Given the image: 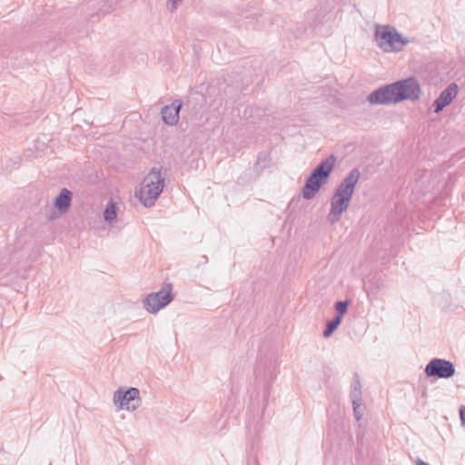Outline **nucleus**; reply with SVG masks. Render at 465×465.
Instances as JSON below:
<instances>
[{"label": "nucleus", "instance_id": "aec40b11", "mask_svg": "<svg viewBox=\"0 0 465 465\" xmlns=\"http://www.w3.org/2000/svg\"><path fill=\"white\" fill-rule=\"evenodd\" d=\"M416 464L417 465H430L429 463H427L426 461L422 460L421 459H418L417 461H416Z\"/></svg>", "mask_w": 465, "mask_h": 465}, {"label": "nucleus", "instance_id": "ddd939ff", "mask_svg": "<svg viewBox=\"0 0 465 465\" xmlns=\"http://www.w3.org/2000/svg\"><path fill=\"white\" fill-rule=\"evenodd\" d=\"M72 193L66 188H63L59 194L55 197L54 205L61 213H64L68 211L72 202Z\"/></svg>", "mask_w": 465, "mask_h": 465}, {"label": "nucleus", "instance_id": "4468645a", "mask_svg": "<svg viewBox=\"0 0 465 465\" xmlns=\"http://www.w3.org/2000/svg\"><path fill=\"white\" fill-rule=\"evenodd\" d=\"M351 400L361 401V384L360 377L357 373L354 374L353 382L351 384V390L350 392Z\"/></svg>", "mask_w": 465, "mask_h": 465}, {"label": "nucleus", "instance_id": "2eb2a0df", "mask_svg": "<svg viewBox=\"0 0 465 465\" xmlns=\"http://www.w3.org/2000/svg\"><path fill=\"white\" fill-rule=\"evenodd\" d=\"M342 319L337 316H334L331 320L326 322L325 329L323 331V337L329 338L332 335V333L338 329L340 324L341 323Z\"/></svg>", "mask_w": 465, "mask_h": 465}, {"label": "nucleus", "instance_id": "dca6fc26", "mask_svg": "<svg viewBox=\"0 0 465 465\" xmlns=\"http://www.w3.org/2000/svg\"><path fill=\"white\" fill-rule=\"evenodd\" d=\"M117 215L116 205L113 201H110L104 212V219L108 223H112Z\"/></svg>", "mask_w": 465, "mask_h": 465}, {"label": "nucleus", "instance_id": "f3484780", "mask_svg": "<svg viewBox=\"0 0 465 465\" xmlns=\"http://www.w3.org/2000/svg\"><path fill=\"white\" fill-rule=\"evenodd\" d=\"M349 304L350 301L348 300L337 302L334 306L336 311L335 316L342 319L344 314H346L348 312Z\"/></svg>", "mask_w": 465, "mask_h": 465}, {"label": "nucleus", "instance_id": "9b49d317", "mask_svg": "<svg viewBox=\"0 0 465 465\" xmlns=\"http://www.w3.org/2000/svg\"><path fill=\"white\" fill-rule=\"evenodd\" d=\"M459 92V86L456 83L450 84L444 90H442L440 95L433 102L434 113L439 114L446 106L450 104L453 99L457 96Z\"/></svg>", "mask_w": 465, "mask_h": 465}, {"label": "nucleus", "instance_id": "f8f14e48", "mask_svg": "<svg viewBox=\"0 0 465 465\" xmlns=\"http://www.w3.org/2000/svg\"><path fill=\"white\" fill-rule=\"evenodd\" d=\"M182 104V101L174 100L171 104L162 108V119L166 124L173 126L178 123Z\"/></svg>", "mask_w": 465, "mask_h": 465}, {"label": "nucleus", "instance_id": "f03ea898", "mask_svg": "<svg viewBox=\"0 0 465 465\" xmlns=\"http://www.w3.org/2000/svg\"><path fill=\"white\" fill-rule=\"evenodd\" d=\"M374 40L377 46L385 53L401 52L410 40L399 33L393 25H376Z\"/></svg>", "mask_w": 465, "mask_h": 465}, {"label": "nucleus", "instance_id": "412c9836", "mask_svg": "<svg viewBox=\"0 0 465 465\" xmlns=\"http://www.w3.org/2000/svg\"><path fill=\"white\" fill-rule=\"evenodd\" d=\"M92 2H93V0H88V1L86 2V5H87L88 6H91Z\"/></svg>", "mask_w": 465, "mask_h": 465}, {"label": "nucleus", "instance_id": "20e7f679", "mask_svg": "<svg viewBox=\"0 0 465 465\" xmlns=\"http://www.w3.org/2000/svg\"><path fill=\"white\" fill-rule=\"evenodd\" d=\"M172 290L173 285L168 282L160 291L148 294L143 301L144 309L150 313L158 312L173 300Z\"/></svg>", "mask_w": 465, "mask_h": 465}, {"label": "nucleus", "instance_id": "423d86ee", "mask_svg": "<svg viewBox=\"0 0 465 465\" xmlns=\"http://www.w3.org/2000/svg\"><path fill=\"white\" fill-rule=\"evenodd\" d=\"M114 402L121 410L135 411L141 404L140 391L134 387L127 390L121 387L114 393Z\"/></svg>", "mask_w": 465, "mask_h": 465}, {"label": "nucleus", "instance_id": "39448f33", "mask_svg": "<svg viewBox=\"0 0 465 465\" xmlns=\"http://www.w3.org/2000/svg\"><path fill=\"white\" fill-rule=\"evenodd\" d=\"M394 88L398 103L418 100L421 94L420 84L414 76L394 82Z\"/></svg>", "mask_w": 465, "mask_h": 465}, {"label": "nucleus", "instance_id": "7ed1b4c3", "mask_svg": "<svg viewBox=\"0 0 465 465\" xmlns=\"http://www.w3.org/2000/svg\"><path fill=\"white\" fill-rule=\"evenodd\" d=\"M163 187L164 178L162 176L161 170L153 167L143 178L142 186L135 192V196L139 198L145 207H151L154 205Z\"/></svg>", "mask_w": 465, "mask_h": 465}, {"label": "nucleus", "instance_id": "f257e3e1", "mask_svg": "<svg viewBox=\"0 0 465 465\" xmlns=\"http://www.w3.org/2000/svg\"><path fill=\"white\" fill-rule=\"evenodd\" d=\"M336 161L337 157L334 154H331L312 171L302 190L303 199H312L322 187L327 183Z\"/></svg>", "mask_w": 465, "mask_h": 465}, {"label": "nucleus", "instance_id": "6e6552de", "mask_svg": "<svg viewBox=\"0 0 465 465\" xmlns=\"http://www.w3.org/2000/svg\"><path fill=\"white\" fill-rule=\"evenodd\" d=\"M367 100L371 104H397L394 83L382 85L374 90L368 95Z\"/></svg>", "mask_w": 465, "mask_h": 465}, {"label": "nucleus", "instance_id": "9d476101", "mask_svg": "<svg viewBox=\"0 0 465 465\" xmlns=\"http://www.w3.org/2000/svg\"><path fill=\"white\" fill-rule=\"evenodd\" d=\"M350 202L351 199L336 193H333L331 199V210L328 214V220L331 223L333 224L341 220V216L348 209Z\"/></svg>", "mask_w": 465, "mask_h": 465}, {"label": "nucleus", "instance_id": "1a4fd4ad", "mask_svg": "<svg viewBox=\"0 0 465 465\" xmlns=\"http://www.w3.org/2000/svg\"><path fill=\"white\" fill-rule=\"evenodd\" d=\"M361 177L358 168L351 169L342 179L334 193L343 195L351 200L357 183Z\"/></svg>", "mask_w": 465, "mask_h": 465}, {"label": "nucleus", "instance_id": "0eeeda50", "mask_svg": "<svg viewBox=\"0 0 465 465\" xmlns=\"http://www.w3.org/2000/svg\"><path fill=\"white\" fill-rule=\"evenodd\" d=\"M455 371V366L450 361L440 358L431 359L424 369L428 378L435 379H450Z\"/></svg>", "mask_w": 465, "mask_h": 465}, {"label": "nucleus", "instance_id": "6ab92c4d", "mask_svg": "<svg viewBox=\"0 0 465 465\" xmlns=\"http://www.w3.org/2000/svg\"><path fill=\"white\" fill-rule=\"evenodd\" d=\"M460 416L461 423L465 425V406L460 408Z\"/></svg>", "mask_w": 465, "mask_h": 465}, {"label": "nucleus", "instance_id": "a211bd4d", "mask_svg": "<svg viewBox=\"0 0 465 465\" xmlns=\"http://www.w3.org/2000/svg\"><path fill=\"white\" fill-rule=\"evenodd\" d=\"M352 407H353V414L356 419V420H361L363 417V409L361 408L362 405V400L361 401H356L351 400Z\"/></svg>", "mask_w": 465, "mask_h": 465}]
</instances>
